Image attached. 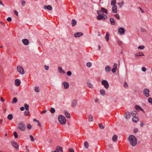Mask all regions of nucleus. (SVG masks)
I'll return each mask as SVG.
<instances>
[{
	"mask_svg": "<svg viewBox=\"0 0 152 152\" xmlns=\"http://www.w3.org/2000/svg\"><path fill=\"white\" fill-rule=\"evenodd\" d=\"M62 85L64 86V88L65 89H68L69 87V83L66 82H64L62 83Z\"/></svg>",
	"mask_w": 152,
	"mask_h": 152,
	"instance_id": "2eb2a0df",
	"label": "nucleus"
},
{
	"mask_svg": "<svg viewBox=\"0 0 152 152\" xmlns=\"http://www.w3.org/2000/svg\"><path fill=\"white\" fill-rule=\"evenodd\" d=\"M26 126L27 129L28 130L31 129L32 127L29 124H28L26 125Z\"/></svg>",
	"mask_w": 152,
	"mask_h": 152,
	"instance_id": "ea45409f",
	"label": "nucleus"
},
{
	"mask_svg": "<svg viewBox=\"0 0 152 152\" xmlns=\"http://www.w3.org/2000/svg\"><path fill=\"white\" fill-rule=\"evenodd\" d=\"M105 94V91L103 89H101L100 90V94L103 96H104Z\"/></svg>",
	"mask_w": 152,
	"mask_h": 152,
	"instance_id": "a878e982",
	"label": "nucleus"
},
{
	"mask_svg": "<svg viewBox=\"0 0 152 152\" xmlns=\"http://www.w3.org/2000/svg\"><path fill=\"white\" fill-rule=\"evenodd\" d=\"M132 121L134 123H137L138 121V118L137 117H134L132 119Z\"/></svg>",
	"mask_w": 152,
	"mask_h": 152,
	"instance_id": "bb28decb",
	"label": "nucleus"
},
{
	"mask_svg": "<svg viewBox=\"0 0 152 152\" xmlns=\"http://www.w3.org/2000/svg\"><path fill=\"white\" fill-rule=\"evenodd\" d=\"M99 127L101 129H103L104 128V126L101 124H99Z\"/></svg>",
	"mask_w": 152,
	"mask_h": 152,
	"instance_id": "de8ad7c7",
	"label": "nucleus"
},
{
	"mask_svg": "<svg viewBox=\"0 0 152 152\" xmlns=\"http://www.w3.org/2000/svg\"><path fill=\"white\" fill-rule=\"evenodd\" d=\"M64 113L66 118H70V114L67 113L66 111H64Z\"/></svg>",
	"mask_w": 152,
	"mask_h": 152,
	"instance_id": "5701e85b",
	"label": "nucleus"
},
{
	"mask_svg": "<svg viewBox=\"0 0 152 152\" xmlns=\"http://www.w3.org/2000/svg\"><path fill=\"white\" fill-rule=\"evenodd\" d=\"M135 108L137 110H141L143 112H144L143 110L140 106L138 105H136L135 106Z\"/></svg>",
	"mask_w": 152,
	"mask_h": 152,
	"instance_id": "7c9ffc66",
	"label": "nucleus"
},
{
	"mask_svg": "<svg viewBox=\"0 0 152 152\" xmlns=\"http://www.w3.org/2000/svg\"><path fill=\"white\" fill-rule=\"evenodd\" d=\"M148 102L152 104V98L151 97H149L148 98Z\"/></svg>",
	"mask_w": 152,
	"mask_h": 152,
	"instance_id": "a18cd8bd",
	"label": "nucleus"
},
{
	"mask_svg": "<svg viewBox=\"0 0 152 152\" xmlns=\"http://www.w3.org/2000/svg\"><path fill=\"white\" fill-rule=\"evenodd\" d=\"M96 18L98 20H101L105 19V18L102 15H98V16L96 17Z\"/></svg>",
	"mask_w": 152,
	"mask_h": 152,
	"instance_id": "a211bd4d",
	"label": "nucleus"
},
{
	"mask_svg": "<svg viewBox=\"0 0 152 152\" xmlns=\"http://www.w3.org/2000/svg\"><path fill=\"white\" fill-rule=\"evenodd\" d=\"M150 91L148 89L145 88L143 91V94L146 97H148L150 94H149Z\"/></svg>",
	"mask_w": 152,
	"mask_h": 152,
	"instance_id": "423d86ee",
	"label": "nucleus"
},
{
	"mask_svg": "<svg viewBox=\"0 0 152 152\" xmlns=\"http://www.w3.org/2000/svg\"><path fill=\"white\" fill-rule=\"evenodd\" d=\"M141 31L142 32H145L146 31V30L145 28H141Z\"/></svg>",
	"mask_w": 152,
	"mask_h": 152,
	"instance_id": "680f3d73",
	"label": "nucleus"
},
{
	"mask_svg": "<svg viewBox=\"0 0 152 152\" xmlns=\"http://www.w3.org/2000/svg\"><path fill=\"white\" fill-rule=\"evenodd\" d=\"M11 143L12 146L16 149H18L19 148V145L18 143L14 141H11Z\"/></svg>",
	"mask_w": 152,
	"mask_h": 152,
	"instance_id": "0eeeda50",
	"label": "nucleus"
},
{
	"mask_svg": "<svg viewBox=\"0 0 152 152\" xmlns=\"http://www.w3.org/2000/svg\"><path fill=\"white\" fill-rule=\"evenodd\" d=\"M145 48V46L144 45H140L138 47V49L140 50H142L144 49Z\"/></svg>",
	"mask_w": 152,
	"mask_h": 152,
	"instance_id": "49530a36",
	"label": "nucleus"
},
{
	"mask_svg": "<svg viewBox=\"0 0 152 152\" xmlns=\"http://www.w3.org/2000/svg\"><path fill=\"white\" fill-rule=\"evenodd\" d=\"M17 71L21 75H23L25 74V71L24 69L21 66H19L17 67Z\"/></svg>",
	"mask_w": 152,
	"mask_h": 152,
	"instance_id": "20e7f679",
	"label": "nucleus"
},
{
	"mask_svg": "<svg viewBox=\"0 0 152 152\" xmlns=\"http://www.w3.org/2000/svg\"><path fill=\"white\" fill-rule=\"evenodd\" d=\"M137 113L136 112H132L131 113V114L133 116L134 115H135L137 114Z\"/></svg>",
	"mask_w": 152,
	"mask_h": 152,
	"instance_id": "0e129e2a",
	"label": "nucleus"
},
{
	"mask_svg": "<svg viewBox=\"0 0 152 152\" xmlns=\"http://www.w3.org/2000/svg\"><path fill=\"white\" fill-rule=\"evenodd\" d=\"M18 101L16 97H14L13 98V100L12 102V104H15L16 103V102Z\"/></svg>",
	"mask_w": 152,
	"mask_h": 152,
	"instance_id": "f704fd0d",
	"label": "nucleus"
},
{
	"mask_svg": "<svg viewBox=\"0 0 152 152\" xmlns=\"http://www.w3.org/2000/svg\"><path fill=\"white\" fill-rule=\"evenodd\" d=\"M142 70L143 72H145L146 70V69L145 67H143L142 68Z\"/></svg>",
	"mask_w": 152,
	"mask_h": 152,
	"instance_id": "4d7b16f0",
	"label": "nucleus"
},
{
	"mask_svg": "<svg viewBox=\"0 0 152 152\" xmlns=\"http://www.w3.org/2000/svg\"><path fill=\"white\" fill-rule=\"evenodd\" d=\"M58 120L60 123L62 125H64L66 123V118L63 115H59L58 117Z\"/></svg>",
	"mask_w": 152,
	"mask_h": 152,
	"instance_id": "f03ea898",
	"label": "nucleus"
},
{
	"mask_svg": "<svg viewBox=\"0 0 152 152\" xmlns=\"http://www.w3.org/2000/svg\"><path fill=\"white\" fill-rule=\"evenodd\" d=\"M124 4V1H122L120 3H118V5L119 6V7H121Z\"/></svg>",
	"mask_w": 152,
	"mask_h": 152,
	"instance_id": "a19ab883",
	"label": "nucleus"
},
{
	"mask_svg": "<svg viewBox=\"0 0 152 152\" xmlns=\"http://www.w3.org/2000/svg\"><path fill=\"white\" fill-rule=\"evenodd\" d=\"M29 137L31 138V141L32 142H34V139L33 136L32 135H30Z\"/></svg>",
	"mask_w": 152,
	"mask_h": 152,
	"instance_id": "3c124183",
	"label": "nucleus"
},
{
	"mask_svg": "<svg viewBox=\"0 0 152 152\" xmlns=\"http://www.w3.org/2000/svg\"><path fill=\"white\" fill-rule=\"evenodd\" d=\"M15 83L16 86H19L21 83L20 80L19 79H15Z\"/></svg>",
	"mask_w": 152,
	"mask_h": 152,
	"instance_id": "f8f14e48",
	"label": "nucleus"
},
{
	"mask_svg": "<svg viewBox=\"0 0 152 152\" xmlns=\"http://www.w3.org/2000/svg\"><path fill=\"white\" fill-rule=\"evenodd\" d=\"M110 34L109 33L107 32L106 34L105 38L106 41H108L109 39Z\"/></svg>",
	"mask_w": 152,
	"mask_h": 152,
	"instance_id": "b1692460",
	"label": "nucleus"
},
{
	"mask_svg": "<svg viewBox=\"0 0 152 152\" xmlns=\"http://www.w3.org/2000/svg\"><path fill=\"white\" fill-rule=\"evenodd\" d=\"M87 85L89 87V88L92 89L93 88V85L92 84L89 82H88L87 83Z\"/></svg>",
	"mask_w": 152,
	"mask_h": 152,
	"instance_id": "c85d7f7f",
	"label": "nucleus"
},
{
	"mask_svg": "<svg viewBox=\"0 0 152 152\" xmlns=\"http://www.w3.org/2000/svg\"><path fill=\"white\" fill-rule=\"evenodd\" d=\"M113 67H114V68H115V69H117V64L116 63H115L114 64Z\"/></svg>",
	"mask_w": 152,
	"mask_h": 152,
	"instance_id": "69168bd1",
	"label": "nucleus"
},
{
	"mask_svg": "<svg viewBox=\"0 0 152 152\" xmlns=\"http://www.w3.org/2000/svg\"><path fill=\"white\" fill-rule=\"evenodd\" d=\"M102 84L104 86L106 89H108L109 87V84L107 81L105 80H103L101 82Z\"/></svg>",
	"mask_w": 152,
	"mask_h": 152,
	"instance_id": "39448f33",
	"label": "nucleus"
},
{
	"mask_svg": "<svg viewBox=\"0 0 152 152\" xmlns=\"http://www.w3.org/2000/svg\"><path fill=\"white\" fill-rule=\"evenodd\" d=\"M24 107H25V108L26 109V110H29V105L26 104H24Z\"/></svg>",
	"mask_w": 152,
	"mask_h": 152,
	"instance_id": "79ce46f5",
	"label": "nucleus"
},
{
	"mask_svg": "<svg viewBox=\"0 0 152 152\" xmlns=\"http://www.w3.org/2000/svg\"><path fill=\"white\" fill-rule=\"evenodd\" d=\"M29 112L28 110L25 111L24 112V115L25 116H28L29 115Z\"/></svg>",
	"mask_w": 152,
	"mask_h": 152,
	"instance_id": "e433bc0d",
	"label": "nucleus"
},
{
	"mask_svg": "<svg viewBox=\"0 0 152 152\" xmlns=\"http://www.w3.org/2000/svg\"><path fill=\"white\" fill-rule=\"evenodd\" d=\"M13 135L15 138H17L18 137V135L16 132H15L13 133Z\"/></svg>",
	"mask_w": 152,
	"mask_h": 152,
	"instance_id": "603ef678",
	"label": "nucleus"
},
{
	"mask_svg": "<svg viewBox=\"0 0 152 152\" xmlns=\"http://www.w3.org/2000/svg\"><path fill=\"white\" fill-rule=\"evenodd\" d=\"M83 34L82 33L80 32H77L76 33L74 34V36L75 37L77 38L81 37L83 36Z\"/></svg>",
	"mask_w": 152,
	"mask_h": 152,
	"instance_id": "9b49d317",
	"label": "nucleus"
},
{
	"mask_svg": "<svg viewBox=\"0 0 152 152\" xmlns=\"http://www.w3.org/2000/svg\"><path fill=\"white\" fill-rule=\"evenodd\" d=\"M117 43L119 45H121L122 44V42L120 40L117 41Z\"/></svg>",
	"mask_w": 152,
	"mask_h": 152,
	"instance_id": "bf43d9fd",
	"label": "nucleus"
},
{
	"mask_svg": "<svg viewBox=\"0 0 152 152\" xmlns=\"http://www.w3.org/2000/svg\"><path fill=\"white\" fill-rule=\"evenodd\" d=\"M116 69H115V68H113L112 69V71L113 73H115L116 71Z\"/></svg>",
	"mask_w": 152,
	"mask_h": 152,
	"instance_id": "774afa93",
	"label": "nucleus"
},
{
	"mask_svg": "<svg viewBox=\"0 0 152 152\" xmlns=\"http://www.w3.org/2000/svg\"><path fill=\"white\" fill-rule=\"evenodd\" d=\"M115 17L118 20L120 19V17L118 14H116L114 15Z\"/></svg>",
	"mask_w": 152,
	"mask_h": 152,
	"instance_id": "8fccbe9b",
	"label": "nucleus"
},
{
	"mask_svg": "<svg viewBox=\"0 0 152 152\" xmlns=\"http://www.w3.org/2000/svg\"><path fill=\"white\" fill-rule=\"evenodd\" d=\"M112 12L113 13H116L117 12V7L115 5H113L112 7Z\"/></svg>",
	"mask_w": 152,
	"mask_h": 152,
	"instance_id": "ddd939ff",
	"label": "nucleus"
},
{
	"mask_svg": "<svg viewBox=\"0 0 152 152\" xmlns=\"http://www.w3.org/2000/svg\"><path fill=\"white\" fill-rule=\"evenodd\" d=\"M17 129L22 131H24L26 129V126L23 122H20L18 124Z\"/></svg>",
	"mask_w": 152,
	"mask_h": 152,
	"instance_id": "7ed1b4c3",
	"label": "nucleus"
},
{
	"mask_svg": "<svg viewBox=\"0 0 152 152\" xmlns=\"http://www.w3.org/2000/svg\"><path fill=\"white\" fill-rule=\"evenodd\" d=\"M118 139V137L115 134H114L113 137H112V140L114 142H116L117 140Z\"/></svg>",
	"mask_w": 152,
	"mask_h": 152,
	"instance_id": "393cba45",
	"label": "nucleus"
},
{
	"mask_svg": "<svg viewBox=\"0 0 152 152\" xmlns=\"http://www.w3.org/2000/svg\"><path fill=\"white\" fill-rule=\"evenodd\" d=\"M50 111L51 113H53L55 112V110L54 108L52 107L50 109Z\"/></svg>",
	"mask_w": 152,
	"mask_h": 152,
	"instance_id": "58836bf2",
	"label": "nucleus"
},
{
	"mask_svg": "<svg viewBox=\"0 0 152 152\" xmlns=\"http://www.w3.org/2000/svg\"><path fill=\"white\" fill-rule=\"evenodd\" d=\"M24 45H28L29 43L28 40L27 39H23L22 41Z\"/></svg>",
	"mask_w": 152,
	"mask_h": 152,
	"instance_id": "4468645a",
	"label": "nucleus"
},
{
	"mask_svg": "<svg viewBox=\"0 0 152 152\" xmlns=\"http://www.w3.org/2000/svg\"><path fill=\"white\" fill-rule=\"evenodd\" d=\"M105 70L106 72H109L111 71V68L109 65H107L105 66Z\"/></svg>",
	"mask_w": 152,
	"mask_h": 152,
	"instance_id": "6ab92c4d",
	"label": "nucleus"
},
{
	"mask_svg": "<svg viewBox=\"0 0 152 152\" xmlns=\"http://www.w3.org/2000/svg\"><path fill=\"white\" fill-rule=\"evenodd\" d=\"M124 116L126 119H128L130 118V113L129 112H126L124 115Z\"/></svg>",
	"mask_w": 152,
	"mask_h": 152,
	"instance_id": "9d476101",
	"label": "nucleus"
},
{
	"mask_svg": "<svg viewBox=\"0 0 152 152\" xmlns=\"http://www.w3.org/2000/svg\"><path fill=\"white\" fill-rule=\"evenodd\" d=\"M118 33L120 34L123 35L125 33V30L123 28L120 27L118 29Z\"/></svg>",
	"mask_w": 152,
	"mask_h": 152,
	"instance_id": "6e6552de",
	"label": "nucleus"
},
{
	"mask_svg": "<svg viewBox=\"0 0 152 152\" xmlns=\"http://www.w3.org/2000/svg\"><path fill=\"white\" fill-rule=\"evenodd\" d=\"M49 66L47 65H45L44 66V69L46 70H48L49 69Z\"/></svg>",
	"mask_w": 152,
	"mask_h": 152,
	"instance_id": "6e6d98bb",
	"label": "nucleus"
},
{
	"mask_svg": "<svg viewBox=\"0 0 152 152\" xmlns=\"http://www.w3.org/2000/svg\"><path fill=\"white\" fill-rule=\"evenodd\" d=\"M84 146L86 148V149L88 148L89 147V144L87 142L85 141L84 142Z\"/></svg>",
	"mask_w": 152,
	"mask_h": 152,
	"instance_id": "2f4dec72",
	"label": "nucleus"
},
{
	"mask_svg": "<svg viewBox=\"0 0 152 152\" xmlns=\"http://www.w3.org/2000/svg\"><path fill=\"white\" fill-rule=\"evenodd\" d=\"M138 132V129H137V128L134 129L133 130V132H134L135 133H137V132Z\"/></svg>",
	"mask_w": 152,
	"mask_h": 152,
	"instance_id": "e2e57ef3",
	"label": "nucleus"
},
{
	"mask_svg": "<svg viewBox=\"0 0 152 152\" xmlns=\"http://www.w3.org/2000/svg\"><path fill=\"white\" fill-rule=\"evenodd\" d=\"M128 140L129 143L132 146H135L137 144V139L133 135H130L128 137Z\"/></svg>",
	"mask_w": 152,
	"mask_h": 152,
	"instance_id": "f257e3e1",
	"label": "nucleus"
},
{
	"mask_svg": "<svg viewBox=\"0 0 152 152\" xmlns=\"http://www.w3.org/2000/svg\"><path fill=\"white\" fill-rule=\"evenodd\" d=\"M67 75L68 76H70L72 75V72L70 71H68L67 72Z\"/></svg>",
	"mask_w": 152,
	"mask_h": 152,
	"instance_id": "5fc2aeb1",
	"label": "nucleus"
},
{
	"mask_svg": "<svg viewBox=\"0 0 152 152\" xmlns=\"http://www.w3.org/2000/svg\"><path fill=\"white\" fill-rule=\"evenodd\" d=\"M77 23V22L75 19H73L72 20V26H74Z\"/></svg>",
	"mask_w": 152,
	"mask_h": 152,
	"instance_id": "cd10ccee",
	"label": "nucleus"
},
{
	"mask_svg": "<svg viewBox=\"0 0 152 152\" xmlns=\"http://www.w3.org/2000/svg\"><path fill=\"white\" fill-rule=\"evenodd\" d=\"M140 125L141 127H142L145 125V124L143 122L141 121L140 122Z\"/></svg>",
	"mask_w": 152,
	"mask_h": 152,
	"instance_id": "864d4df0",
	"label": "nucleus"
},
{
	"mask_svg": "<svg viewBox=\"0 0 152 152\" xmlns=\"http://www.w3.org/2000/svg\"><path fill=\"white\" fill-rule=\"evenodd\" d=\"M47 112V110H45L43 111H42L40 113L41 114H44V113H46Z\"/></svg>",
	"mask_w": 152,
	"mask_h": 152,
	"instance_id": "338daca9",
	"label": "nucleus"
},
{
	"mask_svg": "<svg viewBox=\"0 0 152 152\" xmlns=\"http://www.w3.org/2000/svg\"><path fill=\"white\" fill-rule=\"evenodd\" d=\"M97 13L98 15H103V12L101 9L100 10H98L97 12Z\"/></svg>",
	"mask_w": 152,
	"mask_h": 152,
	"instance_id": "4c0bfd02",
	"label": "nucleus"
},
{
	"mask_svg": "<svg viewBox=\"0 0 152 152\" xmlns=\"http://www.w3.org/2000/svg\"><path fill=\"white\" fill-rule=\"evenodd\" d=\"M34 91L36 92L39 93L40 91V89L39 87L36 86L34 88Z\"/></svg>",
	"mask_w": 152,
	"mask_h": 152,
	"instance_id": "473e14b6",
	"label": "nucleus"
},
{
	"mask_svg": "<svg viewBox=\"0 0 152 152\" xmlns=\"http://www.w3.org/2000/svg\"><path fill=\"white\" fill-rule=\"evenodd\" d=\"M7 20L8 22L11 21L12 20V18L10 17H8Z\"/></svg>",
	"mask_w": 152,
	"mask_h": 152,
	"instance_id": "13d9d810",
	"label": "nucleus"
},
{
	"mask_svg": "<svg viewBox=\"0 0 152 152\" xmlns=\"http://www.w3.org/2000/svg\"><path fill=\"white\" fill-rule=\"evenodd\" d=\"M58 72L60 73H62L64 74L65 73V72L62 69V67L59 66L58 67Z\"/></svg>",
	"mask_w": 152,
	"mask_h": 152,
	"instance_id": "dca6fc26",
	"label": "nucleus"
},
{
	"mask_svg": "<svg viewBox=\"0 0 152 152\" xmlns=\"http://www.w3.org/2000/svg\"><path fill=\"white\" fill-rule=\"evenodd\" d=\"M13 118V116L11 114H9L7 116V119L9 120H12Z\"/></svg>",
	"mask_w": 152,
	"mask_h": 152,
	"instance_id": "72a5a7b5",
	"label": "nucleus"
},
{
	"mask_svg": "<svg viewBox=\"0 0 152 152\" xmlns=\"http://www.w3.org/2000/svg\"><path fill=\"white\" fill-rule=\"evenodd\" d=\"M77 104V100L76 99L73 100L72 102L71 105L73 107H75Z\"/></svg>",
	"mask_w": 152,
	"mask_h": 152,
	"instance_id": "1a4fd4ad",
	"label": "nucleus"
},
{
	"mask_svg": "<svg viewBox=\"0 0 152 152\" xmlns=\"http://www.w3.org/2000/svg\"><path fill=\"white\" fill-rule=\"evenodd\" d=\"M44 8L45 9H48L49 10H51L52 9V8L51 5H49L48 6L44 5Z\"/></svg>",
	"mask_w": 152,
	"mask_h": 152,
	"instance_id": "aec40b11",
	"label": "nucleus"
},
{
	"mask_svg": "<svg viewBox=\"0 0 152 152\" xmlns=\"http://www.w3.org/2000/svg\"><path fill=\"white\" fill-rule=\"evenodd\" d=\"M101 10L102 12L103 13H105L107 14V10L103 7L101 8Z\"/></svg>",
	"mask_w": 152,
	"mask_h": 152,
	"instance_id": "c9c22d12",
	"label": "nucleus"
},
{
	"mask_svg": "<svg viewBox=\"0 0 152 152\" xmlns=\"http://www.w3.org/2000/svg\"><path fill=\"white\" fill-rule=\"evenodd\" d=\"M21 3L22 5L23 6H24L25 5L26 2L25 1H23V0H22L21 1Z\"/></svg>",
	"mask_w": 152,
	"mask_h": 152,
	"instance_id": "09e8293b",
	"label": "nucleus"
},
{
	"mask_svg": "<svg viewBox=\"0 0 152 152\" xmlns=\"http://www.w3.org/2000/svg\"><path fill=\"white\" fill-rule=\"evenodd\" d=\"M124 86L125 87H128V85L126 82H125L124 85Z\"/></svg>",
	"mask_w": 152,
	"mask_h": 152,
	"instance_id": "052dcab7",
	"label": "nucleus"
},
{
	"mask_svg": "<svg viewBox=\"0 0 152 152\" xmlns=\"http://www.w3.org/2000/svg\"><path fill=\"white\" fill-rule=\"evenodd\" d=\"M116 3V0H112L111 2V5H114Z\"/></svg>",
	"mask_w": 152,
	"mask_h": 152,
	"instance_id": "37998d69",
	"label": "nucleus"
},
{
	"mask_svg": "<svg viewBox=\"0 0 152 152\" xmlns=\"http://www.w3.org/2000/svg\"><path fill=\"white\" fill-rule=\"evenodd\" d=\"M88 120L90 122H92L93 121V116L92 115H88Z\"/></svg>",
	"mask_w": 152,
	"mask_h": 152,
	"instance_id": "4be33fe9",
	"label": "nucleus"
},
{
	"mask_svg": "<svg viewBox=\"0 0 152 152\" xmlns=\"http://www.w3.org/2000/svg\"><path fill=\"white\" fill-rule=\"evenodd\" d=\"M56 150L55 151H57V152L60 151H63L62 148L59 146H57L56 148Z\"/></svg>",
	"mask_w": 152,
	"mask_h": 152,
	"instance_id": "412c9836",
	"label": "nucleus"
},
{
	"mask_svg": "<svg viewBox=\"0 0 152 152\" xmlns=\"http://www.w3.org/2000/svg\"><path fill=\"white\" fill-rule=\"evenodd\" d=\"M145 55L142 52H139L136 54L135 56L136 57H138L140 56H144Z\"/></svg>",
	"mask_w": 152,
	"mask_h": 152,
	"instance_id": "f3484780",
	"label": "nucleus"
},
{
	"mask_svg": "<svg viewBox=\"0 0 152 152\" xmlns=\"http://www.w3.org/2000/svg\"><path fill=\"white\" fill-rule=\"evenodd\" d=\"M110 21L111 25H114L115 24V22L114 19L113 18H110Z\"/></svg>",
	"mask_w": 152,
	"mask_h": 152,
	"instance_id": "c756f323",
	"label": "nucleus"
},
{
	"mask_svg": "<svg viewBox=\"0 0 152 152\" xmlns=\"http://www.w3.org/2000/svg\"><path fill=\"white\" fill-rule=\"evenodd\" d=\"M92 64L90 62H88L86 63V66L88 67H90L91 66Z\"/></svg>",
	"mask_w": 152,
	"mask_h": 152,
	"instance_id": "c03bdc74",
	"label": "nucleus"
}]
</instances>
